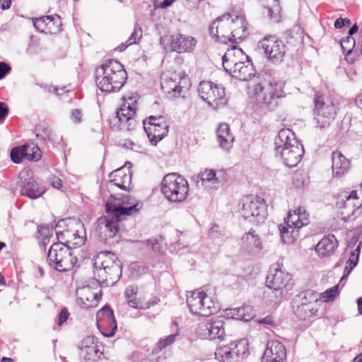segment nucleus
I'll return each mask as SVG.
<instances>
[{"label":"nucleus","instance_id":"nucleus-1","mask_svg":"<svg viewBox=\"0 0 362 362\" xmlns=\"http://www.w3.org/2000/svg\"><path fill=\"white\" fill-rule=\"evenodd\" d=\"M246 30L245 20L243 16L236 15L233 18L230 14L226 13L211 23L209 33L211 37H215L220 42L238 43L245 38Z\"/></svg>","mask_w":362,"mask_h":362},{"label":"nucleus","instance_id":"nucleus-2","mask_svg":"<svg viewBox=\"0 0 362 362\" xmlns=\"http://www.w3.org/2000/svg\"><path fill=\"white\" fill-rule=\"evenodd\" d=\"M127 74L122 64L108 59L95 69V83L103 92L119 91L125 84Z\"/></svg>","mask_w":362,"mask_h":362},{"label":"nucleus","instance_id":"nucleus-3","mask_svg":"<svg viewBox=\"0 0 362 362\" xmlns=\"http://www.w3.org/2000/svg\"><path fill=\"white\" fill-rule=\"evenodd\" d=\"M71 247L63 243H54L49 249L47 262L49 265L59 272L70 271L77 263L78 259Z\"/></svg>","mask_w":362,"mask_h":362},{"label":"nucleus","instance_id":"nucleus-4","mask_svg":"<svg viewBox=\"0 0 362 362\" xmlns=\"http://www.w3.org/2000/svg\"><path fill=\"white\" fill-rule=\"evenodd\" d=\"M284 83L281 81L262 82L254 88L257 101L267 109L272 110L279 103V100L284 97Z\"/></svg>","mask_w":362,"mask_h":362},{"label":"nucleus","instance_id":"nucleus-5","mask_svg":"<svg viewBox=\"0 0 362 362\" xmlns=\"http://www.w3.org/2000/svg\"><path fill=\"white\" fill-rule=\"evenodd\" d=\"M187 181L177 173L166 175L162 182L161 191L165 197L171 202L184 201L188 194Z\"/></svg>","mask_w":362,"mask_h":362},{"label":"nucleus","instance_id":"nucleus-6","mask_svg":"<svg viewBox=\"0 0 362 362\" xmlns=\"http://www.w3.org/2000/svg\"><path fill=\"white\" fill-rule=\"evenodd\" d=\"M187 303L192 313L202 316H209L219 309L218 303L200 290L188 292Z\"/></svg>","mask_w":362,"mask_h":362},{"label":"nucleus","instance_id":"nucleus-7","mask_svg":"<svg viewBox=\"0 0 362 362\" xmlns=\"http://www.w3.org/2000/svg\"><path fill=\"white\" fill-rule=\"evenodd\" d=\"M362 189L359 192L351 191L345 194L337 202V207L340 210L341 219L344 221H354L362 212Z\"/></svg>","mask_w":362,"mask_h":362},{"label":"nucleus","instance_id":"nucleus-8","mask_svg":"<svg viewBox=\"0 0 362 362\" xmlns=\"http://www.w3.org/2000/svg\"><path fill=\"white\" fill-rule=\"evenodd\" d=\"M243 217L255 224L263 223L267 216V205L264 199L249 195L243 199Z\"/></svg>","mask_w":362,"mask_h":362},{"label":"nucleus","instance_id":"nucleus-9","mask_svg":"<svg viewBox=\"0 0 362 362\" xmlns=\"http://www.w3.org/2000/svg\"><path fill=\"white\" fill-rule=\"evenodd\" d=\"M199 97L213 109L223 107L227 103L225 89L211 81H202L198 86Z\"/></svg>","mask_w":362,"mask_h":362},{"label":"nucleus","instance_id":"nucleus-10","mask_svg":"<svg viewBox=\"0 0 362 362\" xmlns=\"http://www.w3.org/2000/svg\"><path fill=\"white\" fill-rule=\"evenodd\" d=\"M248 352L247 341L241 339L217 348L215 358L220 362H240L247 356Z\"/></svg>","mask_w":362,"mask_h":362},{"label":"nucleus","instance_id":"nucleus-11","mask_svg":"<svg viewBox=\"0 0 362 362\" xmlns=\"http://www.w3.org/2000/svg\"><path fill=\"white\" fill-rule=\"evenodd\" d=\"M143 204L136 200L134 197L129 194H119L117 199V202L110 204H107L106 211L110 213L116 218L122 215H134L139 213L142 208Z\"/></svg>","mask_w":362,"mask_h":362},{"label":"nucleus","instance_id":"nucleus-12","mask_svg":"<svg viewBox=\"0 0 362 362\" xmlns=\"http://www.w3.org/2000/svg\"><path fill=\"white\" fill-rule=\"evenodd\" d=\"M258 46L264 50L267 58L272 63L279 64L283 62L286 47L283 41L275 36L265 37L259 42Z\"/></svg>","mask_w":362,"mask_h":362},{"label":"nucleus","instance_id":"nucleus-13","mask_svg":"<svg viewBox=\"0 0 362 362\" xmlns=\"http://www.w3.org/2000/svg\"><path fill=\"white\" fill-rule=\"evenodd\" d=\"M314 119L317 127L325 128L333 121L336 115L334 105L332 102L325 103L322 95H316L314 100Z\"/></svg>","mask_w":362,"mask_h":362},{"label":"nucleus","instance_id":"nucleus-14","mask_svg":"<svg viewBox=\"0 0 362 362\" xmlns=\"http://www.w3.org/2000/svg\"><path fill=\"white\" fill-rule=\"evenodd\" d=\"M18 185L21 189V194L31 199H37L45 192V187L35 180L29 170L20 173Z\"/></svg>","mask_w":362,"mask_h":362},{"label":"nucleus","instance_id":"nucleus-15","mask_svg":"<svg viewBox=\"0 0 362 362\" xmlns=\"http://www.w3.org/2000/svg\"><path fill=\"white\" fill-rule=\"evenodd\" d=\"M224 321L222 319L211 318L201 322L197 328V334L202 339L214 340L223 339L225 335Z\"/></svg>","mask_w":362,"mask_h":362},{"label":"nucleus","instance_id":"nucleus-16","mask_svg":"<svg viewBox=\"0 0 362 362\" xmlns=\"http://www.w3.org/2000/svg\"><path fill=\"white\" fill-rule=\"evenodd\" d=\"M107 216H102L98 219L96 233L102 241L105 243L109 238H112L118 233V222L120 217L117 218L112 214V211L107 213Z\"/></svg>","mask_w":362,"mask_h":362},{"label":"nucleus","instance_id":"nucleus-17","mask_svg":"<svg viewBox=\"0 0 362 362\" xmlns=\"http://www.w3.org/2000/svg\"><path fill=\"white\" fill-rule=\"evenodd\" d=\"M291 280V275L289 273L276 268L274 270L270 269L266 278V284L268 288L276 292L275 296L279 298L282 296L283 289Z\"/></svg>","mask_w":362,"mask_h":362},{"label":"nucleus","instance_id":"nucleus-18","mask_svg":"<svg viewBox=\"0 0 362 362\" xmlns=\"http://www.w3.org/2000/svg\"><path fill=\"white\" fill-rule=\"evenodd\" d=\"M136 107L129 104H124L116 112L115 119L117 121L119 128L121 130L132 131L136 126Z\"/></svg>","mask_w":362,"mask_h":362},{"label":"nucleus","instance_id":"nucleus-19","mask_svg":"<svg viewBox=\"0 0 362 362\" xmlns=\"http://www.w3.org/2000/svg\"><path fill=\"white\" fill-rule=\"evenodd\" d=\"M117 262H120V261L112 252L103 251L98 253L93 259L95 277L104 279L105 269L117 264Z\"/></svg>","mask_w":362,"mask_h":362},{"label":"nucleus","instance_id":"nucleus-20","mask_svg":"<svg viewBox=\"0 0 362 362\" xmlns=\"http://www.w3.org/2000/svg\"><path fill=\"white\" fill-rule=\"evenodd\" d=\"M95 340L94 337L88 336L78 344L80 358L85 362H95L102 354Z\"/></svg>","mask_w":362,"mask_h":362},{"label":"nucleus","instance_id":"nucleus-21","mask_svg":"<svg viewBox=\"0 0 362 362\" xmlns=\"http://www.w3.org/2000/svg\"><path fill=\"white\" fill-rule=\"evenodd\" d=\"M291 145L279 153L284 165L288 168L296 166L304 153L303 146L298 141L293 140V144Z\"/></svg>","mask_w":362,"mask_h":362},{"label":"nucleus","instance_id":"nucleus-22","mask_svg":"<svg viewBox=\"0 0 362 362\" xmlns=\"http://www.w3.org/2000/svg\"><path fill=\"white\" fill-rule=\"evenodd\" d=\"M299 215L296 209L293 211H289L287 218L285 220L286 226H279V230L281 235V239L285 243H291L294 240V233L296 229L302 228L300 226Z\"/></svg>","mask_w":362,"mask_h":362},{"label":"nucleus","instance_id":"nucleus-23","mask_svg":"<svg viewBox=\"0 0 362 362\" xmlns=\"http://www.w3.org/2000/svg\"><path fill=\"white\" fill-rule=\"evenodd\" d=\"M248 59V56L244 53L242 49L236 45H232L222 57V65L224 70L228 73L235 66H237L238 64H240V63L244 62L245 60Z\"/></svg>","mask_w":362,"mask_h":362},{"label":"nucleus","instance_id":"nucleus-24","mask_svg":"<svg viewBox=\"0 0 362 362\" xmlns=\"http://www.w3.org/2000/svg\"><path fill=\"white\" fill-rule=\"evenodd\" d=\"M169 41L171 50L178 53L189 52L197 44V40L193 37L180 33L172 35Z\"/></svg>","mask_w":362,"mask_h":362},{"label":"nucleus","instance_id":"nucleus-25","mask_svg":"<svg viewBox=\"0 0 362 362\" xmlns=\"http://www.w3.org/2000/svg\"><path fill=\"white\" fill-rule=\"evenodd\" d=\"M285 346L278 341H269L264 352L262 362H285Z\"/></svg>","mask_w":362,"mask_h":362},{"label":"nucleus","instance_id":"nucleus-26","mask_svg":"<svg viewBox=\"0 0 362 362\" xmlns=\"http://www.w3.org/2000/svg\"><path fill=\"white\" fill-rule=\"evenodd\" d=\"M110 183L124 191H130L132 184V173L129 168H119L112 171L110 175Z\"/></svg>","mask_w":362,"mask_h":362},{"label":"nucleus","instance_id":"nucleus-27","mask_svg":"<svg viewBox=\"0 0 362 362\" xmlns=\"http://www.w3.org/2000/svg\"><path fill=\"white\" fill-rule=\"evenodd\" d=\"M158 120L160 121V124H157V127H147L146 121L143 122L144 129L153 145H156L168 133L169 126L165 118H158Z\"/></svg>","mask_w":362,"mask_h":362},{"label":"nucleus","instance_id":"nucleus-28","mask_svg":"<svg viewBox=\"0 0 362 362\" xmlns=\"http://www.w3.org/2000/svg\"><path fill=\"white\" fill-rule=\"evenodd\" d=\"M11 159L15 163H20L23 158L29 160H38L41 158V151L37 146L32 148V153H28V146L14 147L11 151Z\"/></svg>","mask_w":362,"mask_h":362},{"label":"nucleus","instance_id":"nucleus-29","mask_svg":"<svg viewBox=\"0 0 362 362\" xmlns=\"http://www.w3.org/2000/svg\"><path fill=\"white\" fill-rule=\"evenodd\" d=\"M240 245L243 250L254 255L259 253L262 248L261 238L252 229L242 236Z\"/></svg>","mask_w":362,"mask_h":362},{"label":"nucleus","instance_id":"nucleus-30","mask_svg":"<svg viewBox=\"0 0 362 362\" xmlns=\"http://www.w3.org/2000/svg\"><path fill=\"white\" fill-rule=\"evenodd\" d=\"M181 80L182 78L175 74H173L170 77L162 78L160 86L163 92L170 98L178 97L182 91Z\"/></svg>","mask_w":362,"mask_h":362},{"label":"nucleus","instance_id":"nucleus-31","mask_svg":"<svg viewBox=\"0 0 362 362\" xmlns=\"http://www.w3.org/2000/svg\"><path fill=\"white\" fill-rule=\"evenodd\" d=\"M228 74L240 81H248L255 76L256 70L252 61L248 59L240 64H238Z\"/></svg>","mask_w":362,"mask_h":362},{"label":"nucleus","instance_id":"nucleus-32","mask_svg":"<svg viewBox=\"0 0 362 362\" xmlns=\"http://www.w3.org/2000/svg\"><path fill=\"white\" fill-rule=\"evenodd\" d=\"M338 247V241L333 234L323 237L315 246L319 257H324L334 253Z\"/></svg>","mask_w":362,"mask_h":362},{"label":"nucleus","instance_id":"nucleus-33","mask_svg":"<svg viewBox=\"0 0 362 362\" xmlns=\"http://www.w3.org/2000/svg\"><path fill=\"white\" fill-rule=\"evenodd\" d=\"M332 161V173L334 177H341L350 168V161L340 151H333Z\"/></svg>","mask_w":362,"mask_h":362},{"label":"nucleus","instance_id":"nucleus-34","mask_svg":"<svg viewBox=\"0 0 362 362\" xmlns=\"http://www.w3.org/2000/svg\"><path fill=\"white\" fill-rule=\"evenodd\" d=\"M76 294L78 303L86 308L94 307L98 304V296L88 286L78 288Z\"/></svg>","mask_w":362,"mask_h":362},{"label":"nucleus","instance_id":"nucleus-35","mask_svg":"<svg viewBox=\"0 0 362 362\" xmlns=\"http://www.w3.org/2000/svg\"><path fill=\"white\" fill-rule=\"evenodd\" d=\"M293 140L298 141L292 130L289 129H281L274 139L276 154L278 155L281 153V151L286 147L291 146V144H293Z\"/></svg>","mask_w":362,"mask_h":362},{"label":"nucleus","instance_id":"nucleus-36","mask_svg":"<svg viewBox=\"0 0 362 362\" xmlns=\"http://www.w3.org/2000/svg\"><path fill=\"white\" fill-rule=\"evenodd\" d=\"M216 136L221 148L228 150L231 147L234 137L228 124L221 123L219 124L216 129Z\"/></svg>","mask_w":362,"mask_h":362},{"label":"nucleus","instance_id":"nucleus-37","mask_svg":"<svg viewBox=\"0 0 362 362\" xmlns=\"http://www.w3.org/2000/svg\"><path fill=\"white\" fill-rule=\"evenodd\" d=\"M197 184L201 182L202 186L206 188L214 187L216 184L220 182V177L217 175L216 170L212 169H206L203 172H200L197 177Z\"/></svg>","mask_w":362,"mask_h":362},{"label":"nucleus","instance_id":"nucleus-38","mask_svg":"<svg viewBox=\"0 0 362 362\" xmlns=\"http://www.w3.org/2000/svg\"><path fill=\"white\" fill-rule=\"evenodd\" d=\"M105 272L104 279H98V281L106 283L107 285L115 284L119 279L122 275L120 262H117V264L108 267V269H105Z\"/></svg>","mask_w":362,"mask_h":362},{"label":"nucleus","instance_id":"nucleus-39","mask_svg":"<svg viewBox=\"0 0 362 362\" xmlns=\"http://www.w3.org/2000/svg\"><path fill=\"white\" fill-rule=\"evenodd\" d=\"M233 318L248 322L255 316V311L250 305H244L241 307L233 308L230 310Z\"/></svg>","mask_w":362,"mask_h":362},{"label":"nucleus","instance_id":"nucleus-40","mask_svg":"<svg viewBox=\"0 0 362 362\" xmlns=\"http://www.w3.org/2000/svg\"><path fill=\"white\" fill-rule=\"evenodd\" d=\"M294 315L301 320H305L317 312L315 305L310 304H291Z\"/></svg>","mask_w":362,"mask_h":362},{"label":"nucleus","instance_id":"nucleus-41","mask_svg":"<svg viewBox=\"0 0 362 362\" xmlns=\"http://www.w3.org/2000/svg\"><path fill=\"white\" fill-rule=\"evenodd\" d=\"M317 300V295L310 290L300 292L291 301V304H310L315 305Z\"/></svg>","mask_w":362,"mask_h":362},{"label":"nucleus","instance_id":"nucleus-42","mask_svg":"<svg viewBox=\"0 0 362 362\" xmlns=\"http://www.w3.org/2000/svg\"><path fill=\"white\" fill-rule=\"evenodd\" d=\"M262 6L267 10V16L276 21L280 17L281 7L279 0H260Z\"/></svg>","mask_w":362,"mask_h":362},{"label":"nucleus","instance_id":"nucleus-43","mask_svg":"<svg viewBox=\"0 0 362 362\" xmlns=\"http://www.w3.org/2000/svg\"><path fill=\"white\" fill-rule=\"evenodd\" d=\"M98 327L100 330L101 334L106 337H111L115 335L117 329V325L115 317L112 320H103V322H97Z\"/></svg>","mask_w":362,"mask_h":362},{"label":"nucleus","instance_id":"nucleus-44","mask_svg":"<svg viewBox=\"0 0 362 362\" xmlns=\"http://www.w3.org/2000/svg\"><path fill=\"white\" fill-rule=\"evenodd\" d=\"M144 243L155 253H161L165 247V239L162 235L148 239Z\"/></svg>","mask_w":362,"mask_h":362},{"label":"nucleus","instance_id":"nucleus-45","mask_svg":"<svg viewBox=\"0 0 362 362\" xmlns=\"http://www.w3.org/2000/svg\"><path fill=\"white\" fill-rule=\"evenodd\" d=\"M49 19L47 22V33H57L60 31L62 21L60 16L58 15L49 16Z\"/></svg>","mask_w":362,"mask_h":362},{"label":"nucleus","instance_id":"nucleus-46","mask_svg":"<svg viewBox=\"0 0 362 362\" xmlns=\"http://www.w3.org/2000/svg\"><path fill=\"white\" fill-rule=\"evenodd\" d=\"M113 317H115L113 310L108 305L103 306L96 315L97 322H101L103 320L110 321V319L112 321Z\"/></svg>","mask_w":362,"mask_h":362},{"label":"nucleus","instance_id":"nucleus-47","mask_svg":"<svg viewBox=\"0 0 362 362\" xmlns=\"http://www.w3.org/2000/svg\"><path fill=\"white\" fill-rule=\"evenodd\" d=\"M177 336H178V332H176L175 334L168 335V337H166L164 339H160L156 343V349L157 351H160L163 349H165L166 347L170 346L175 341Z\"/></svg>","mask_w":362,"mask_h":362},{"label":"nucleus","instance_id":"nucleus-48","mask_svg":"<svg viewBox=\"0 0 362 362\" xmlns=\"http://www.w3.org/2000/svg\"><path fill=\"white\" fill-rule=\"evenodd\" d=\"M49 19V16L33 18L32 21L34 27L41 33H47V22Z\"/></svg>","mask_w":362,"mask_h":362},{"label":"nucleus","instance_id":"nucleus-49","mask_svg":"<svg viewBox=\"0 0 362 362\" xmlns=\"http://www.w3.org/2000/svg\"><path fill=\"white\" fill-rule=\"evenodd\" d=\"M340 44L343 52H346V54H349L355 45V39L351 36H346L341 38Z\"/></svg>","mask_w":362,"mask_h":362},{"label":"nucleus","instance_id":"nucleus-50","mask_svg":"<svg viewBox=\"0 0 362 362\" xmlns=\"http://www.w3.org/2000/svg\"><path fill=\"white\" fill-rule=\"evenodd\" d=\"M86 237L84 235H77L76 238H74V240L68 241L67 246L75 252V250L81 247L85 243Z\"/></svg>","mask_w":362,"mask_h":362},{"label":"nucleus","instance_id":"nucleus-51","mask_svg":"<svg viewBox=\"0 0 362 362\" xmlns=\"http://www.w3.org/2000/svg\"><path fill=\"white\" fill-rule=\"evenodd\" d=\"M339 285H335L333 287L326 290L322 294V298L325 302L333 300L336 296L338 294Z\"/></svg>","mask_w":362,"mask_h":362},{"label":"nucleus","instance_id":"nucleus-52","mask_svg":"<svg viewBox=\"0 0 362 362\" xmlns=\"http://www.w3.org/2000/svg\"><path fill=\"white\" fill-rule=\"evenodd\" d=\"M142 37V29L141 27H139L137 25L134 27V30L133 33L131 34L130 37L126 42L129 43V45H133L137 43V42Z\"/></svg>","mask_w":362,"mask_h":362},{"label":"nucleus","instance_id":"nucleus-53","mask_svg":"<svg viewBox=\"0 0 362 362\" xmlns=\"http://www.w3.org/2000/svg\"><path fill=\"white\" fill-rule=\"evenodd\" d=\"M361 243H360L356 250L351 252V256L346 262V264L350 267L354 268L358 264L359 252L361 250Z\"/></svg>","mask_w":362,"mask_h":362},{"label":"nucleus","instance_id":"nucleus-54","mask_svg":"<svg viewBox=\"0 0 362 362\" xmlns=\"http://www.w3.org/2000/svg\"><path fill=\"white\" fill-rule=\"evenodd\" d=\"M41 139L44 141H48L51 142L53 145L60 144L62 141V136L57 135L56 134H53L52 132H47L46 136L41 135Z\"/></svg>","mask_w":362,"mask_h":362},{"label":"nucleus","instance_id":"nucleus-55","mask_svg":"<svg viewBox=\"0 0 362 362\" xmlns=\"http://www.w3.org/2000/svg\"><path fill=\"white\" fill-rule=\"evenodd\" d=\"M296 211L299 215L300 226H307L309 223V214L302 207H298L296 209Z\"/></svg>","mask_w":362,"mask_h":362},{"label":"nucleus","instance_id":"nucleus-56","mask_svg":"<svg viewBox=\"0 0 362 362\" xmlns=\"http://www.w3.org/2000/svg\"><path fill=\"white\" fill-rule=\"evenodd\" d=\"M128 305L134 308L145 309L143 303L139 300L135 296L127 300Z\"/></svg>","mask_w":362,"mask_h":362},{"label":"nucleus","instance_id":"nucleus-57","mask_svg":"<svg viewBox=\"0 0 362 362\" xmlns=\"http://www.w3.org/2000/svg\"><path fill=\"white\" fill-rule=\"evenodd\" d=\"M69 316V313L66 308H64L61 310L60 313L58 315V325H62L64 322H65Z\"/></svg>","mask_w":362,"mask_h":362},{"label":"nucleus","instance_id":"nucleus-58","mask_svg":"<svg viewBox=\"0 0 362 362\" xmlns=\"http://www.w3.org/2000/svg\"><path fill=\"white\" fill-rule=\"evenodd\" d=\"M351 24V22L349 18H337L334 21V25L335 28L339 29V28H343L345 25L349 26Z\"/></svg>","mask_w":362,"mask_h":362},{"label":"nucleus","instance_id":"nucleus-59","mask_svg":"<svg viewBox=\"0 0 362 362\" xmlns=\"http://www.w3.org/2000/svg\"><path fill=\"white\" fill-rule=\"evenodd\" d=\"M11 70V66L4 62H0V80L3 79Z\"/></svg>","mask_w":362,"mask_h":362},{"label":"nucleus","instance_id":"nucleus-60","mask_svg":"<svg viewBox=\"0 0 362 362\" xmlns=\"http://www.w3.org/2000/svg\"><path fill=\"white\" fill-rule=\"evenodd\" d=\"M137 293V288L134 286H129L127 287L124 295L127 300L134 297Z\"/></svg>","mask_w":362,"mask_h":362},{"label":"nucleus","instance_id":"nucleus-61","mask_svg":"<svg viewBox=\"0 0 362 362\" xmlns=\"http://www.w3.org/2000/svg\"><path fill=\"white\" fill-rule=\"evenodd\" d=\"M256 321L259 324L265 325L273 326L274 325V321L272 315H267L264 317L258 318Z\"/></svg>","mask_w":362,"mask_h":362},{"label":"nucleus","instance_id":"nucleus-62","mask_svg":"<svg viewBox=\"0 0 362 362\" xmlns=\"http://www.w3.org/2000/svg\"><path fill=\"white\" fill-rule=\"evenodd\" d=\"M8 113V108L6 103L0 101V121H4Z\"/></svg>","mask_w":362,"mask_h":362},{"label":"nucleus","instance_id":"nucleus-63","mask_svg":"<svg viewBox=\"0 0 362 362\" xmlns=\"http://www.w3.org/2000/svg\"><path fill=\"white\" fill-rule=\"evenodd\" d=\"M71 118L73 122L80 123L81 121V112L78 109L72 110Z\"/></svg>","mask_w":362,"mask_h":362},{"label":"nucleus","instance_id":"nucleus-64","mask_svg":"<svg viewBox=\"0 0 362 362\" xmlns=\"http://www.w3.org/2000/svg\"><path fill=\"white\" fill-rule=\"evenodd\" d=\"M158 118H164L162 115L158 116H153L151 115L148 117V122L147 123V127H157L158 123H160V121L158 122Z\"/></svg>","mask_w":362,"mask_h":362}]
</instances>
